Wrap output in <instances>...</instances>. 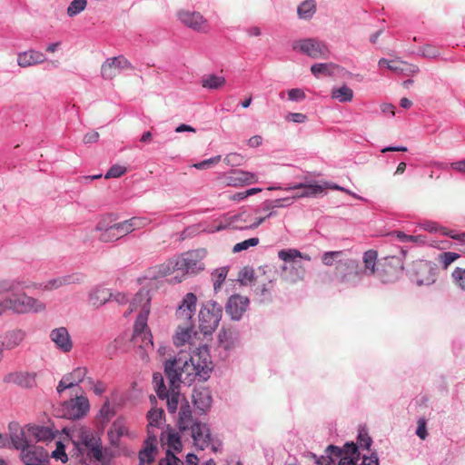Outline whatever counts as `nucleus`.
Instances as JSON below:
<instances>
[{
  "label": "nucleus",
  "mask_w": 465,
  "mask_h": 465,
  "mask_svg": "<svg viewBox=\"0 0 465 465\" xmlns=\"http://www.w3.org/2000/svg\"><path fill=\"white\" fill-rule=\"evenodd\" d=\"M402 270L403 264L399 257H387L381 263V272H379V278L383 282H393L398 278Z\"/></svg>",
  "instance_id": "obj_18"
},
{
  "label": "nucleus",
  "mask_w": 465,
  "mask_h": 465,
  "mask_svg": "<svg viewBox=\"0 0 465 465\" xmlns=\"http://www.w3.org/2000/svg\"><path fill=\"white\" fill-rule=\"evenodd\" d=\"M157 435L147 437L144 447L139 452V465H150L156 453Z\"/></svg>",
  "instance_id": "obj_33"
},
{
  "label": "nucleus",
  "mask_w": 465,
  "mask_h": 465,
  "mask_svg": "<svg viewBox=\"0 0 465 465\" xmlns=\"http://www.w3.org/2000/svg\"><path fill=\"white\" fill-rule=\"evenodd\" d=\"M159 465H183V462L170 451V450H167L165 458L159 461Z\"/></svg>",
  "instance_id": "obj_61"
},
{
  "label": "nucleus",
  "mask_w": 465,
  "mask_h": 465,
  "mask_svg": "<svg viewBox=\"0 0 465 465\" xmlns=\"http://www.w3.org/2000/svg\"><path fill=\"white\" fill-rule=\"evenodd\" d=\"M10 440L15 449L23 451V450L32 445L29 443L25 430L19 428L18 425H14V428L10 426Z\"/></svg>",
  "instance_id": "obj_37"
},
{
  "label": "nucleus",
  "mask_w": 465,
  "mask_h": 465,
  "mask_svg": "<svg viewBox=\"0 0 465 465\" xmlns=\"http://www.w3.org/2000/svg\"><path fill=\"white\" fill-rule=\"evenodd\" d=\"M49 337L60 351L68 353L72 351L74 343L65 327L54 328L50 331Z\"/></svg>",
  "instance_id": "obj_23"
},
{
  "label": "nucleus",
  "mask_w": 465,
  "mask_h": 465,
  "mask_svg": "<svg viewBox=\"0 0 465 465\" xmlns=\"http://www.w3.org/2000/svg\"><path fill=\"white\" fill-rule=\"evenodd\" d=\"M163 400H166L167 411L171 414L175 413L183 401H187L184 395L180 393L179 385L176 383L175 385L170 383V388L166 391V397H163Z\"/></svg>",
  "instance_id": "obj_28"
},
{
  "label": "nucleus",
  "mask_w": 465,
  "mask_h": 465,
  "mask_svg": "<svg viewBox=\"0 0 465 465\" xmlns=\"http://www.w3.org/2000/svg\"><path fill=\"white\" fill-rule=\"evenodd\" d=\"M112 293L106 288L96 287L89 294V301L93 306H101L111 298Z\"/></svg>",
  "instance_id": "obj_39"
},
{
  "label": "nucleus",
  "mask_w": 465,
  "mask_h": 465,
  "mask_svg": "<svg viewBox=\"0 0 465 465\" xmlns=\"http://www.w3.org/2000/svg\"><path fill=\"white\" fill-rule=\"evenodd\" d=\"M218 341L223 349H231L234 342V332L230 329H222L218 334Z\"/></svg>",
  "instance_id": "obj_47"
},
{
  "label": "nucleus",
  "mask_w": 465,
  "mask_h": 465,
  "mask_svg": "<svg viewBox=\"0 0 465 465\" xmlns=\"http://www.w3.org/2000/svg\"><path fill=\"white\" fill-rule=\"evenodd\" d=\"M74 395V398L64 401L63 404V416L69 420L81 419L86 415L90 408L89 401L86 397L78 395L77 392Z\"/></svg>",
  "instance_id": "obj_13"
},
{
  "label": "nucleus",
  "mask_w": 465,
  "mask_h": 465,
  "mask_svg": "<svg viewBox=\"0 0 465 465\" xmlns=\"http://www.w3.org/2000/svg\"><path fill=\"white\" fill-rule=\"evenodd\" d=\"M174 272H180L179 267H178V258L170 259L166 261L165 262L160 264L158 266V274L161 276H167Z\"/></svg>",
  "instance_id": "obj_48"
},
{
  "label": "nucleus",
  "mask_w": 465,
  "mask_h": 465,
  "mask_svg": "<svg viewBox=\"0 0 465 465\" xmlns=\"http://www.w3.org/2000/svg\"><path fill=\"white\" fill-rule=\"evenodd\" d=\"M126 173V168L124 166L114 164L105 173L104 178H118L124 175Z\"/></svg>",
  "instance_id": "obj_60"
},
{
  "label": "nucleus",
  "mask_w": 465,
  "mask_h": 465,
  "mask_svg": "<svg viewBox=\"0 0 465 465\" xmlns=\"http://www.w3.org/2000/svg\"><path fill=\"white\" fill-rule=\"evenodd\" d=\"M282 270L283 272H288L286 280L292 283L302 282L306 276V269L300 262H294L290 266L283 265Z\"/></svg>",
  "instance_id": "obj_36"
},
{
  "label": "nucleus",
  "mask_w": 465,
  "mask_h": 465,
  "mask_svg": "<svg viewBox=\"0 0 465 465\" xmlns=\"http://www.w3.org/2000/svg\"><path fill=\"white\" fill-rule=\"evenodd\" d=\"M226 83L223 76L216 74L204 75L201 80V84L203 88L210 90H217L222 88Z\"/></svg>",
  "instance_id": "obj_40"
},
{
  "label": "nucleus",
  "mask_w": 465,
  "mask_h": 465,
  "mask_svg": "<svg viewBox=\"0 0 465 465\" xmlns=\"http://www.w3.org/2000/svg\"><path fill=\"white\" fill-rule=\"evenodd\" d=\"M205 249H197L184 252L178 258V267L180 272L184 274H196L204 269L203 262L206 256Z\"/></svg>",
  "instance_id": "obj_10"
},
{
  "label": "nucleus",
  "mask_w": 465,
  "mask_h": 465,
  "mask_svg": "<svg viewBox=\"0 0 465 465\" xmlns=\"http://www.w3.org/2000/svg\"><path fill=\"white\" fill-rule=\"evenodd\" d=\"M112 215L103 217L95 225L99 232L98 240L102 242H113L129 234L125 222L114 223Z\"/></svg>",
  "instance_id": "obj_7"
},
{
  "label": "nucleus",
  "mask_w": 465,
  "mask_h": 465,
  "mask_svg": "<svg viewBox=\"0 0 465 465\" xmlns=\"http://www.w3.org/2000/svg\"><path fill=\"white\" fill-rule=\"evenodd\" d=\"M238 281L242 285L251 284L254 281V271L251 267L242 268L238 273Z\"/></svg>",
  "instance_id": "obj_51"
},
{
  "label": "nucleus",
  "mask_w": 465,
  "mask_h": 465,
  "mask_svg": "<svg viewBox=\"0 0 465 465\" xmlns=\"http://www.w3.org/2000/svg\"><path fill=\"white\" fill-rule=\"evenodd\" d=\"M268 211H269V213L265 216L255 218L254 221L250 223H248L247 220L244 218V216L249 217V215H246L245 213H242L240 215L234 216L233 217V223H235L234 227L237 229H242H242H255L260 224H262L266 219H268L272 216H275L277 214L276 212L274 211V209H269Z\"/></svg>",
  "instance_id": "obj_35"
},
{
  "label": "nucleus",
  "mask_w": 465,
  "mask_h": 465,
  "mask_svg": "<svg viewBox=\"0 0 465 465\" xmlns=\"http://www.w3.org/2000/svg\"><path fill=\"white\" fill-rule=\"evenodd\" d=\"M24 283L18 279H0V296L10 293L0 301V316L8 311L18 315L44 313L46 311L44 301L19 291L25 287Z\"/></svg>",
  "instance_id": "obj_1"
},
{
  "label": "nucleus",
  "mask_w": 465,
  "mask_h": 465,
  "mask_svg": "<svg viewBox=\"0 0 465 465\" xmlns=\"http://www.w3.org/2000/svg\"><path fill=\"white\" fill-rule=\"evenodd\" d=\"M46 58L43 53L34 49L17 54V64L22 68L43 64Z\"/></svg>",
  "instance_id": "obj_29"
},
{
  "label": "nucleus",
  "mask_w": 465,
  "mask_h": 465,
  "mask_svg": "<svg viewBox=\"0 0 465 465\" xmlns=\"http://www.w3.org/2000/svg\"><path fill=\"white\" fill-rule=\"evenodd\" d=\"M130 62L123 55L106 59L101 66V74L104 79H113L123 70L132 69Z\"/></svg>",
  "instance_id": "obj_15"
},
{
  "label": "nucleus",
  "mask_w": 465,
  "mask_h": 465,
  "mask_svg": "<svg viewBox=\"0 0 465 465\" xmlns=\"http://www.w3.org/2000/svg\"><path fill=\"white\" fill-rule=\"evenodd\" d=\"M451 277L454 284L465 291V268L457 267L452 272Z\"/></svg>",
  "instance_id": "obj_55"
},
{
  "label": "nucleus",
  "mask_w": 465,
  "mask_h": 465,
  "mask_svg": "<svg viewBox=\"0 0 465 465\" xmlns=\"http://www.w3.org/2000/svg\"><path fill=\"white\" fill-rule=\"evenodd\" d=\"M87 374V369L85 367H77L71 372L65 374L59 381L57 386V391L62 393L67 389H73L82 382Z\"/></svg>",
  "instance_id": "obj_24"
},
{
  "label": "nucleus",
  "mask_w": 465,
  "mask_h": 465,
  "mask_svg": "<svg viewBox=\"0 0 465 465\" xmlns=\"http://www.w3.org/2000/svg\"><path fill=\"white\" fill-rule=\"evenodd\" d=\"M228 269L226 267H221L216 269L213 273V288L215 291L221 288L222 284L226 279Z\"/></svg>",
  "instance_id": "obj_50"
},
{
  "label": "nucleus",
  "mask_w": 465,
  "mask_h": 465,
  "mask_svg": "<svg viewBox=\"0 0 465 465\" xmlns=\"http://www.w3.org/2000/svg\"><path fill=\"white\" fill-rule=\"evenodd\" d=\"M190 358L192 359V362L194 363L196 370L200 373V380L206 381L209 377V373L213 369L211 356L208 349L204 346L200 347L193 352Z\"/></svg>",
  "instance_id": "obj_17"
},
{
  "label": "nucleus",
  "mask_w": 465,
  "mask_h": 465,
  "mask_svg": "<svg viewBox=\"0 0 465 465\" xmlns=\"http://www.w3.org/2000/svg\"><path fill=\"white\" fill-rule=\"evenodd\" d=\"M249 304V299L247 297L234 294L231 296L226 304V312L233 320H239Z\"/></svg>",
  "instance_id": "obj_25"
},
{
  "label": "nucleus",
  "mask_w": 465,
  "mask_h": 465,
  "mask_svg": "<svg viewBox=\"0 0 465 465\" xmlns=\"http://www.w3.org/2000/svg\"><path fill=\"white\" fill-rule=\"evenodd\" d=\"M52 456L63 462H66L68 460L64 445L61 441L56 442V449L53 451Z\"/></svg>",
  "instance_id": "obj_62"
},
{
  "label": "nucleus",
  "mask_w": 465,
  "mask_h": 465,
  "mask_svg": "<svg viewBox=\"0 0 465 465\" xmlns=\"http://www.w3.org/2000/svg\"><path fill=\"white\" fill-rule=\"evenodd\" d=\"M76 440H73V445L76 450V456L86 455L90 459L104 462L105 458L103 454L101 439L89 430L81 428L77 431Z\"/></svg>",
  "instance_id": "obj_5"
},
{
  "label": "nucleus",
  "mask_w": 465,
  "mask_h": 465,
  "mask_svg": "<svg viewBox=\"0 0 465 465\" xmlns=\"http://www.w3.org/2000/svg\"><path fill=\"white\" fill-rule=\"evenodd\" d=\"M333 66L332 64H315L312 65L311 72L315 75L319 76V74H330L329 67Z\"/></svg>",
  "instance_id": "obj_63"
},
{
  "label": "nucleus",
  "mask_w": 465,
  "mask_h": 465,
  "mask_svg": "<svg viewBox=\"0 0 465 465\" xmlns=\"http://www.w3.org/2000/svg\"><path fill=\"white\" fill-rule=\"evenodd\" d=\"M193 326H190V323L179 324L178 330L173 339V342L176 346L183 345L191 338V333Z\"/></svg>",
  "instance_id": "obj_43"
},
{
  "label": "nucleus",
  "mask_w": 465,
  "mask_h": 465,
  "mask_svg": "<svg viewBox=\"0 0 465 465\" xmlns=\"http://www.w3.org/2000/svg\"><path fill=\"white\" fill-rule=\"evenodd\" d=\"M378 253L374 250H368L363 253V263L364 267L362 268L360 265V272L361 278L362 279L364 276H372L375 273L381 272V269L376 268Z\"/></svg>",
  "instance_id": "obj_32"
},
{
  "label": "nucleus",
  "mask_w": 465,
  "mask_h": 465,
  "mask_svg": "<svg viewBox=\"0 0 465 465\" xmlns=\"http://www.w3.org/2000/svg\"><path fill=\"white\" fill-rule=\"evenodd\" d=\"M179 20L187 27L199 33H207L209 31V23L202 14L195 11L182 10L178 13Z\"/></svg>",
  "instance_id": "obj_16"
},
{
  "label": "nucleus",
  "mask_w": 465,
  "mask_h": 465,
  "mask_svg": "<svg viewBox=\"0 0 465 465\" xmlns=\"http://www.w3.org/2000/svg\"><path fill=\"white\" fill-rule=\"evenodd\" d=\"M24 465H45L48 462V453L44 448L31 445L20 453Z\"/></svg>",
  "instance_id": "obj_21"
},
{
  "label": "nucleus",
  "mask_w": 465,
  "mask_h": 465,
  "mask_svg": "<svg viewBox=\"0 0 465 465\" xmlns=\"http://www.w3.org/2000/svg\"><path fill=\"white\" fill-rule=\"evenodd\" d=\"M292 48L314 59H326L330 54L327 45L315 38L295 41L292 44Z\"/></svg>",
  "instance_id": "obj_12"
},
{
  "label": "nucleus",
  "mask_w": 465,
  "mask_h": 465,
  "mask_svg": "<svg viewBox=\"0 0 465 465\" xmlns=\"http://www.w3.org/2000/svg\"><path fill=\"white\" fill-rule=\"evenodd\" d=\"M259 178L254 173L235 169L232 170L223 177V183L226 186L241 187L256 183Z\"/></svg>",
  "instance_id": "obj_14"
},
{
  "label": "nucleus",
  "mask_w": 465,
  "mask_h": 465,
  "mask_svg": "<svg viewBox=\"0 0 465 465\" xmlns=\"http://www.w3.org/2000/svg\"><path fill=\"white\" fill-rule=\"evenodd\" d=\"M371 439L365 431H361L358 436V444L361 449L369 450L371 445Z\"/></svg>",
  "instance_id": "obj_64"
},
{
  "label": "nucleus",
  "mask_w": 465,
  "mask_h": 465,
  "mask_svg": "<svg viewBox=\"0 0 465 465\" xmlns=\"http://www.w3.org/2000/svg\"><path fill=\"white\" fill-rule=\"evenodd\" d=\"M188 433L193 441V445L199 450L210 448L213 452L220 450L222 442L211 434V430L206 423L198 422L192 429H188Z\"/></svg>",
  "instance_id": "obj_9"
},
{
  "label": "nucleus",
  "mask_w": 465,
  "mask_h": 465,
  "mask_svg": "<svg viewBox=\"0 0 465 465\" xmlns=\"http://www.w3.org/2000/svg\"><path fill=\"white\" fill-rule=\"evenodd\" d=\"M161 440L167 444V450H170V451L174 450L179 452L182 450V441L177 432H169L166 435L162 433Z\"/></svg>",
  "instance_id": "obj_44"
},
{
  "label": "nucleus",
  "mask_w": 465,
  "mask_h": 465,
  "mask_svg": "<svg viewBox=\"0 0 465 465\" xmlns=\"http://www.w3.org/2000/svg\"><path fill=\"white\" fill-rule=\"evenodd\" d=\"M342 251L326 252L322 256V262L325 266H331L335 262L333 276L335 280L345 285L354 286L361 280L360 263L352 258H345Z\"/></svg>",
  "instance_id": "obj_2"
},
{
  "label": "nucleus",
  "mask_w": 465,
  "mask_h": 465,
  "mask_svg": "<svg viewBox=\"0 0 465 465\" xmlns=\"http://www.w3.org/2000/svg\"><path fill=\"white\" fill-rule=\"evenodd\" d=\"M359 458V447L351 442L346 443L342 449L330 445L325 455L318 459V465H356Z\"/></svg>",
  "instance_id": "obj_6"
},
{
  "label": "nucleus",
  "mask_w": 465,
  "mask_h": 465,
  "mask_svg": "<svg viewBox=\"0 0 465 465\" xmlns=\"http://www.w3.org/2000/svg\"><path fill=\"white\" fill-rule=\"evenodd\" d=\"M35 373L12 372L5 376L4 381L25 388H32L35 385Z\"/></svg>",
  "instance_id": "obj_34"
},
{
  "label": "nucleus",
  "mask_w": 465,
  "mask_h": 465,
  "mask_svg": "<svg viewBox=\"0 0 465 465\" xmlns=\"http://www.w3.org/2000/svg\"><path fill=\"white\" fill-rule=\"evenodd\" d=\"M153 382L154 385L155 391L157 393V396L160 399H163V397H166V391H168L164 385L163 377L161 373L156 372L153 376Z\"/></svg>",
  "instance_id": "obj_49"
},
{
  "label": "nucleus",
  "mask_w": 465,
  "mask_h": 465,
  "mask_svg": "<svg viewBox=\"0 0 465 465\" xmlns=\"http://www.w3.org/2000/svg\"><path fill=\"white\" fill-rule=\"evenodd\" d=\"M124 222L129 233L133 232L134 231L144 228L151 223V220L149 218L139 216L132 217L128 220H125Z\"/></svg>",
  "instance_id": "obj_46"
},
{
  "label": "nucleus",
  "mask_w": 465,
  "mask_h": 465,
  "mask_svg": "<svg viewBox=\"0 0 465 465\" xmlns=\"http://www.w3.org/2000/svg\"><path fill=\"white\" fill-rule=\"evenodd\" d=\"M460 257L459 253L452 252H445L439 255V262L443 269H447L453 262Z\"/></svg>",
  "instance_id": "obj_54"
},
{
  "label": "nucleus",
  "mask_w": 465,
  "mask_h": 465,
  "mask_svg": "<svg viewBox=\"0 0 465 465\" xmlns=\"http://www.w3.org/2000/svg\"><path fill=\"white\" fill-rule=\"evenodd\" d=\"M408 272L418 285H430L435 282L434 264L427 260L413 261Z\"/></svg>",
  "instance_id": "obj_11"
},
{
  "label": "nucleus",
  "mask_w": 465,
  "mask_h": 465,
  "mask_svg": "<svg viewBox=\"0 0 465 465\" xmlns=\"http://www.w3.org/2000/svg\"><path fill=\"white\" fill-rule=\"evenodd\" d=\"M193 402L201 413H205L212 406L213 398L208 388H195L193 391Z\"/></svg>",
  "instance_id": "obj_27"
},
{
  "label": "nucleus",
  "mask_w": 465,
  "mask_h": 465,
  "mask_svg": "<svg viewBox=\"0 0 465 465\" xmlns=\"http://www.w3.org/2000/svg\"><path fill=\"white\" fill-rule=\"evenodd\" d=\"M397 238L401 242H411L417 244H424L426 242V237L422 235H408L403 232H394Z\"/></svg>",
  "instance_id": "obj_53"
},
{
  "label": "nucleus",
  "mask_w": 465,
  "mask_h": 465,
  "mask_svg": "<svg viewBox=\"0 0 465 465\" xmlns=\"http://www.w3.org/2000/svg\"><path fill=\"white\" fill-rule=\"evenodd\" d=\"M316 11V4L314 0H305L303 1L297 9V13L300 18L302 19H309L311 18Z\"/></svg>",
  "instance_id": "obj_45"
},
{
  "label": "nucleus",
  "mask_w": 465,
  "mask_h": 465,
  "mask_svg": "<svg viewBox=\"0 0 465 465\" xmlns=\"http://www.w3.org/2000/svg\"><path fill=\"white\" fill-rule=\"evenodd\" d=\"M151 297L149 292L146 290H140L133 298L129 304L127 313L139 311L137 319L134 323V341L139 342L141 341V347L147 349L153 347V335L147 326V319L150 312Z\"/></svg>",
  "instance_id": "obj_3"
},
{
  "label": "nucleus",
  "mask_w": 465,
  "mask_h": 465,
  "mask_svg": "<svg viewBox=\"0 0 465 465\" xmlns=\"http://www.w3.org/2000/svg\"><path fill=\"white\" fill-rule=\"evenodd\" d=\"M223 161L227 165L240 166L243 163L244 157L238 153H230L224 157Z\"/></svg>",
  "instance_id": "obj_58"
},
{
  "label": "nucleus",
  "mask_w": 465,
  "mask_h": 465,
  "mask_svg": "<svg viewBox=\"0 0 465 465\" xmlns=\"http://www.w3.org/2000/svg\"><path fill=\"white\" fill-rule=\"evenodd\" d=\"M197 298L193 292L187 293L182 304L176 311V317L181 322L180 324L190 323V326H193V316L195 312Z\"/></svg>",
  "instance_id": "obj_19"
},
{
  "label": "nucleus",
  "mask_w": 465,
  "mask_h": 465,
  "mask_svg": "<svg viewBox=\"0 0 465 465\" xmlns=\"http://www.w3.org/2000/svg\"><path fill=\"white\" fill-rule=\"evenodd\" d=\"M331 96L332 99L339 101L340 103L351 102L353 99V90L347 85L336 87L331 90Z\"/></svg>",
  "instance_id": "obj_42"
},
{
  "label": "nucleus",
  "mask_w": 465,
  "mask_h": 465,
  "mask_svg": "<svg viewBox=\"0 0 465 465\" xmlns=\"http://www.w3.org/2000/svg\"><path fill=\"white\" fill-rule=\"evenodd\" d=\"M164 373L169 380V383L175 385L183 383H192L200 373L196 370L192 359L186 355L179 354L165 361Z\"/></svg>",
  "instance_id": "obj_4"
},
{
  "label": "nucleus",
  "mask_w": 465,
  "mask_h": 465,
  "mask_svg": "<svg viewBox=\"0 0 465 465\" xmlns=\"http://www.w3.org/2000/svg\"><path fill=\"white\" fill-rule=\"evenodd\" d=\"M223 309L215 302L203 303L199 312V328L203 333L211 334L218 326L222 318Z\"/></svg>",
  "instance_id": "obj_8"
},
{
  "label": "nucleus",
  "mask_w": 465,
  "mask_h": 465,
  "mask_svg": "<svg viewBox=\"0 0 465 465\" xmlns=\"http://www.w3.org/2000/svg\"><path fill=\"white\" fill-rule=\"evenodd\" d=\"M84 281V276L80 273H72L50 279L39 285L44 292H51L71 284H79Z\"/></svg>",
  "instance_id": "obj_22"
},
{
  "label": "nucleus",
  "mask_w": 465,
  "mask_h": 465,
  "mask_svg": "<svg viewBox=\"0 0 465 465\" xmlns=\"http://www.w3.org/2000/svg\"><path fill=\"white\" fill-rule=\"evenodd\" d=\"M200 422L193 416L191 406L188 401H184L180 406L177 419V425L181 432L186 433L188 429H192L194 424Z\"/></svg>",
  "instance_id": "obj_26"
},
{
  "label": "nucleus",
  "mask_w": 465,
  "mask_h": 465,
  "mask_svg": "<svg viewBox=\"0 0 465 465\" xmlns=\"http://www.w3.org/2000/svg\"><path fill=\"white\" fill-rule=\"evenodd\" d=\"M27 333L20 328H13L0 335V350L11 351L20 346L25 340Z\"/></svg>",
  "instance_id": "obj_20"
},
{
  "label": "nucleus",
  "mask_w": 465,
  "mask_h": 465,
  "mask_svg": "<svg viewBox=\"0 0 465 465\" xmlns=\"http://www.w3.org/2000/svg\"><path fill=\"white\" fill-rule=\"evenodd\" d=\"M86 5V0H73L67 8L68 16L73 17L77 15L85 9Z\"/></svg>",
  "instance_id": "obj_52"
},
{
  "label": "nucleus",
  "mask_w": 465,
  "mask_h": 465,
  "mask_svg": "<svg viewBox=\"0 0 465 465\" xmlns=\"http://www.w3.org/2000/svg\"><path fill=\"white\" fill-rule=\"evenodd\" d=\"M285 191L298 190L294 195L292 196L293 200L303 197H313L323 192V187L319 184L313 183H297L284 189Z\"/></svg>",
  "instance_id": "obj_31"
},
{
  "label": "nucleus",
  "mask_w": 465,
  "mask_h": 465,
  "mask_svg": "<svg viewBox=\"0 0 465 465\" xmlns=\"http://www.w3.org/2000/svg\"><path fill=\"white\" fill-rule=\"evenodd\" d=\"M259 242H260V240L257 237L244 240L241 242L236 243L232 248V252H240L242 251H245V250L249 249L250 247H254V246L258 245Z\"/></svg>",
  "instance_id": "obj_56"
},
{
  "label": "nucleus",
  "mask_w": 465,
  "mask_h": 465,
  "mask_svg": "<svg viewBox=\"0 0 465 465\" xmlns=\"http://www.w3.org/2000/svg\"><path fill=\"white\" fill-rule=\"evenodd\" d=\"M148 420V437L157 435L155 430L159 429L164 420V412L163 409H152L147 413Z\"/></svg>",
  "instance_id": "obj_38"
},
{
  "label": "nucleus",
  "mask_w": 465,
  "mask_h": 465,
  "mask_svg": "<svg viewBox=\"0 0 465 465\" xmlns=\"http://www.w3.org/2000/svg\"><path fill=\"white\" fill-rule=\"evenodd\" d=\"M278 257L285 262H294L296 258L311 261V256L297 249H283L278 252Z\"/></svg>",
  "instance_id": "obj_41"
},
{
  "label": "nucleus",
  "mask_w": 465,
  "mask_h": 465,
  "mask_svg": "<svg viewBox=\"0 0 465 465\" xmlns=\"http://www.w3.org/2000/svg\"><path fill=\"white\" fill-rule=\"evenodd\" d=\"M128 434L129 430L125 420L118 418L113 422L110 430H108V439L111 445L118 447L120 444V439Z\"/></svg>",
  "instance_id": "obj_30"
},
{
  "label": "nucleus",
  "mask_w": 465,
  "mask_h": 465,
  "mask_svg": "<svg viewBox=\"0 0 465 465\" xmlns=\"http://www.w3.org/2000/svg\"><path fill=\"white\" fill-rule=\"evenodd\" d=\"M441 233H442V235H447V236L450 237L451 239L460 241L461 242L460 251L465 254V232L456 233L452 230H449L447 228H442Z\"/></svg>",
  "instance_id": "obj_57"
},
{
  "label": "nucleus",
  "mask_w": 465,
  "mask_h": 465,
  "mask_svg": "<svg viewBox=\"0 0 465 465\" xmlns=\"http://www.w3.org/2000/svg\"><path fill=\"white\" fill-rule=\"evenodd\" d=\"M292 197H286L282 199H276L274 201L269 202L264 206V210L275 209V208H282L292 204Z\"/></svg>",
  "instance_id": "obj_59"
}]
</instances>
